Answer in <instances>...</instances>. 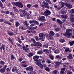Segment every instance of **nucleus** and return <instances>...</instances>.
<instances>
[{"mask_svg":"<svg viewBox=\"0 0 74 74\" xmlns=\"http://www.w3.org/2000/svg\"><path fill=\"white\" fill-rule=\"evenodd\" d=\"M66 33L63 34V36H66L68 38H70L71 37V34H73V29H67L66 30Z\"/></svg>","mask_w":74,"mask_h":74,"instance_id":"1","label":"nucleus"},{"mask_svg":"<svg viewBox=\"0 0 74 74\" xmlns=\"http://www.w3.org/2000/svg\"><path fill=\"white\" fill-rule=\"evenodd\" d=\"M12 5L20 8H22L23 7V4L19 2H12Z\"/></svg>","mask_w":74,"mask_h":74,"instance_id":"2","label":"nucleus"},{"mask_svg":"<svg viewBox=\"0 0 74 74\" xmlns=\"http://www.w3.org/2000/svg\"><path fill=\"white\" fill-rule=\"evenodd\" d=\"M38 38L42 41H44L45 39V35L43 33H40L39 34Z\"/></svg>","mask_w":74,"mask_h":74,"instance_id":"3","label":"nucleus"},{"mask_svg":"<svg viewBox=\"0 0 74 74\" xmlns=\"http://www.w3.org/2000/svg\"><path fill=\"white\" fill-rule=\"evenodd\" d=\"M43 15L46 16H47L48 15H51V12L49 10H46L44 12Z\"/></svg>","mask_w":74,"mask_h":74,"instance_id":"4","label":"nucleus"},{"mask_svg":"<svg viewBox=\"0 0 74 74\" xmlns=\"http://www.w3.org/2000/svg\"><path fill=\"white\" fill-rule=\"evenodd\" d=\"M12 71L13 73H15L16 74H17V73L19 72V71L17 70L16 67L15 66L13 67V68L12 69Z\"/></svg>","mask_w":74,"mask_h":74,"instance_id":"5","label":"nucleus"},{"mask_svg":"<svg viewBox=\"0 0 74 74\" xmlns=\"http://www.w3.org/2000/svg\"><path fill=\"white\" fill-rule=\"evenodd\" d=\"M26 70H29L31 72H32L33 70V67L32 66H29L28 67L26 68L25 69Z\"/></svg>","mask_w":74,"mask_h":74,"instance_id":"6","label":"nucleus"},{"mask_svg":"<svg viewBox=\"0 0 74 74\" xmlns=\"http://www.w3.org/2000/svg\"><path fill=\"white\" fill-rule=\"evenodd\" d=\"M37 43V45L35 46V49H37V48H38L39 47H41V44L39 42H36Z\"/></svg>","mask_w":74,"mask_h":74,"instance_id":"7","label":"nucleus"},{"mask_svg":"<svg viewBox=\"0 0 74 74\" xmlns=\"http://www.w3.org/2000/svg\"><path fill=\"white\" fill-rule=\"evenodd\" d=\"M19 11L20 12H22L24 16H26V15H27V12L25 10H19Z\"/></svg>","mask_w":74,"mask_h":74,"instance_id":"8","label":"nucleus"},{"mask_svg":"<svg viewBox=\"0 0 74 74\" xmlns=\"http://www.w3.org/2000/svg\"><path fill=\"white\" fill-rule=\"evenodd\" d=\"M25 64L26 61H23L21 63L22 67H27V65H25Z\"/></svg>","mask_w":74,"mask_h":74,"instance_id":"9","label":"nucleus"},{"mask_svg":"<svg viewBox=\"0 0 74 74\" xmlns=\"http://www.w3.org/2000/svg\"><path fill=\"white\" fill-rule=\"evenodd\" d=\"M66 58L67 59H73V57L72 56V54L71 53H70L69 54L68 56H66Z\"/></svg>","mask_w":74,"mask_h":74,"instance_id":"10","label":"nucleus"},{"mask_svg":"<svg viewBox=\"0 0 74 74\" xmlns=\"http://www.w3.org/2000/svg\"><path fill=\"white\" fill-rule=\"evenodd\" d=\"M61 17L63 19H64V20H63V21L64 22L66 19V18H67V15H64L63 16V15H61Z\"/></svg>","mask_w":74,"mask_h":74,"instance_id":"11","label":"nucleus"},{"mask_svg":"<svg viewBox=\"0 0 74 74\" xmlns=\"http://www.w3.org/2000/svg\"><path fill=\"white\" fill-rule=\"evenodd\" d=\"M42 52H46L45 53L46 54H47V53L49 54L51 53V51L46 49H45L44 50H43Z\"/></svg>","mask_w":74,"mask_h":74,"instance_id":"12","label":"nucleus"},{"mask_svg":"<svg viewBox=\"0 0 74 74\" xmlns=\"http://www.w3.org/2000/svg\"><path fill=\"white\" fill-rule=\"evenodd\" d=\"M70 18L71 19V22H74V15L71 14L70 16Z\"/></svg>","mask_w":74,"mask_h":74,"instance_id":"13","label":"nucleus"},{"mask_svg":"<svg viewBox=\"0 0 74 74\" xmlns=\"http://www.w3.org/2000/svg\"><path fill=\"white\" fill-rule=\"evenodd\" d=\"M39 59V56H33V59L34 61H37V59Z\"/></svg>","mask_w":74,"mask_h":74,"instance_id":"14","label":"nucleus"},{"mask_svg":"<svg viewBox=\"0 0 74 74\" xmlns=\"http://www.w3.org/2000/svg\"><path fill=\"white\" fill-rule=\"evenodd\" d=\"M55 35V33L52 31H50L49 33V36L50 37H53Z\"/></svg>","mask_w":74,"mask_h":74,"instance_id":"15","label":"nucleus"},{"mask_svg":"<svg viewBox=\"0 0 74 74\" xmlns=\"http://www.w3.org/2000/svg\"><path fill=\"white\" fill-rule=\"evenodd\" d=\"M8 34L9 36H14V33L12 32H10V31L8 32Z\"/></svg>","mask_w":74,"mask_h":74,"instance_id":"16","label":"nucleus"},{"mask_svg":"<svg viewBox=\"0 0 74 74\" xmlns=\"http://www.w3.org/2000/svg\"><path fill=\"white\" fill-rule=\"evenodd\" d=\"M65 5L66 7H68L69 8H72V5H70L68 3H66L65 4Z\"/></svg>","mask_w":74,"mask_h":74,"instance_id":"17","label":"nucleus"},{"mask_svg":"<svg viewBox=\"0 0 74 74\" xmlns=\"http://www.w3.org/2000/svg\"><path fill=\"white\" fill-rule=\"evenodd\" d=\"M54 52L55 53L58 54V53H59V52H60V50L58 49H57L54 51Z\"/></svg>","mask_w":74,"mask_h":74,"instance_id":"18","label":"nucleus"},{"mask_svg":"<svg viewBox=\"0 0 74 74\" xmlns=\"http://www.w3.org/2000/svg\"><path fill=\"white\" fill-rule=\"evenodd\" d=\"M49 57L50 59L51 60H53L54 57H53V55H52L51 54H50L49 55Z\"/></svg>","mask_w":74,"mask_h":74,"instance_id":"19","label":"nucleus"},{"mask_svg":"<svg viewBox=\"0 0 74 74\" xmlns=\"http://www.w3.org/2000/svg\"><path fill=\"white\" fill-rule=\"evenodd\" d=\"M4 23H5V24H8V25H10V26L11 25V24L7 21H4Z\"/></svg>","mask_w":74,"mask_h":74,"instance_id":"20","label":"nucleus"},{"mask_svg":"<svg viewBox=\"0 0 74 74\" xmlns=\"http://www.w3.org/2000/svg\"><path fill=\"white\" fill-rule=\"evenodd\" d=\"M57 22L59 23V24H62L63 23V22H62L59 19H57Z\"/></svg>","mask_w":74,"mask_h":74,"instance_id":"21","label":"nucleus"},{"mask_svg":"<svg viewBox=\"0 0 74 74\" xmlns=\"http://www.w3.org/2000/svg\"><path fill=\"white\" fill-rule=\"evenodd\" d=\"M37 43H34V44L32 43L31 44L30 46L31 47H34L37 45Z\"/></svg>","mask_w":74,"mask_h":74,"instance_id":"22","label":"nucleus"},{"mask_svg":"<svg viewBox=\"0 0 74 74\" xmlns=\"http://www.w3.org/2000/svg\"><path fill=\"white\" fill-rule=\"evenodd\" d=\"M19 25H20V24L18 21H17L15 22L16 27H18V26H19Z\"/></svg>","mask_w":74,"mask_h":74,"instance_id":"23","label":"nucleus"},{"mask_svg":"<svg viewBox=\"0 0 74 74\" xmlns=\"http://www.w3.org/2000/svg\"><path fill=\"white\" fill-rule=\"evenodd\" d=\"M27 56H28V57H30L31 56H33V54L32 53H29V54H27Z\"/></svg>","mask_w":74,"mask_h":74,"instance_id":"24","label":"nucleus"},{"mask_svg":"<svg viewBox=\"0 0 74 74\" xmlns=\"http://www.w3.org/2000/svg\"><path fill=\"white\" fill-rule=\"evenodd\" d=\"M56 58H58V59H61L62 58V57L60 56L59 55L56 56Z\"/></svg>","mask_w":74,"mask_h":74,"instance_id":"25","label":"nucleus"},{"mask_svg":"<svg viewBox=\"0 0 74 74\" xmlns=\"http://www.w3.org/2000/svg\"><path fill=\"white\" fill-rule=\"evenodd\" d=\"M15 57H14V55L13 54H12L11 56V60H14L15 59Z\"/></svg>","mask_w":74,"mask_h":74,"instance_id":"26","label":"nucleus"},{"mask_svg":"<svg viewBox=\"0 0 74 74\" xmlns=\"http://www.w3.org/2000/svg\"><path fill=\"white\" fill-rule=\"evenodd\" d=\"M42 51H38L37 52V54H39V55H41V54H42Z\"/></svg>","mask_w":74,"mask_h":74,"instance_id":"27","label":"nucleus"},{"mask_svg":"<svg viewBox=\"0 0 74 74\" xmlns=\"http://www.w3.org/2000/svg\"><path fill=\"white\" fill-rule=\"evenodd\" d=\"M64 49H65V52H68V51H69V48H66V47H64Z\"/></svg>","mask_w":74,"mask_h":74,"instance_id":"28","label":"nucleus"},{"mask_svg":"<svg viewBox=\"0 0 74 74\" xmlns=\"http://www.w3.org/2000/svg\"><path fill=\"white\" fill-rule=\"evenodd\" d=\"M20 28L22 30H26V28L24 26V25H23Z\"/></svg>","mask_w":74,"mask_h":74,"instance_id":"29","label":"nucleus"},{"mask_svg":"<svg viewBox=\"0 0 74 74\" xmlns=\"http://www.w3.org/2000/svg\"><path fill=\"white\" fill-rule=\"evenodd\" d=\"M60 65V63L59 62H57L56 63V64L55 65V68H56L57 66H59Z\"/></svg>","mask_w":74,"mask_h":74,"instance_id":"30","label":"nucleus"},{"mask_svg":"<svg viewBox=\"0 0 74 74\" xmlns=\"http://www.w3.org/2000/svg\"><path fill=\"white\" fill-rule=\"evenodd\" d=\"M45 1H46V2H47V3H49V4H50V5H51L52 4V3H51V1L49 0H45Z\"/></svg>","mask_w":74,"mask_h":74,"instance_id":"31","label":"nucleus"},{"mask_svg":"<svg viewBox=\"0 0 74 74\" xmlns=\"http://www.w3.org/2000/svg\"><path fill=\"white\" fill-rule=\"evenodd\" d=\"M70 11V12H69ZM68 12H70V13H71H71L74 14V10H69Z\"/></svg>","mask_w":74,"mask_h":74,"instance_id":"32","label":"nucleus"},{"mask_svg":"<svg viewBox=\"0 0 74 74\" xmlns=\"http://www.w3.org/2000/svg\"><path fill=\"white\" fill-rule=\"evenodd\" d=\"M0 6L1 7L2 9H3L4 8V7H3V5L1 3V2L0 1Z\"/></svg>","mask_w":74,"mask_h":74,"instance_id":"33","label":"nucleus"},{"mask_svg":"<svg viewBox=\"0 0 74 74\" xmlns=\"http://www.w3.org/2000/svg\"><path fill=\"white\" fill-rule=\"evenodd\" d=\"M59 41L60 42L63 43V42H64L65 41L64 40L61 39L59 40Z\"/></svg>","mask_w":74,"mask_h":74,"instance_id":"34","label":"nucleus"},{"mask_svg":"<svg viewBox=\"0 0 74 74\" xmlns=\"http://www.w3.org/2000/svg\"><path fill=\"white\" fill-rule=\"evenodd\" d=\"M5 69H2L0 70V71L1 73H4L5 72Z\"/></svg>","mask_w":74,"mask_h":74,"instance_id":"35","label":"nucleus"},{"mask_svg":"<svg viewBox=\"0 0 74 74\" xmlns=\"http://www.w3.org/2000/svg\"><path fill=\"white\" fill-rule=\"evenodd\" d=\"M8 40H9L10 41L11 43V44L12 45H13V40H12V39H11V38H9Z\"/></svg>","mask_w":74,"mask_h":74,"instance_id":"36","label":"nucleus"},{"mask_svg":"<svg viewBox=\"0 0 74 74\" xmlns=\"http://www.w3.org/2000/svg\"><path fill=\"white\" fill-rule=\"evenodd\" d=\"M42 4L45 5H47L48 4V3L45 1H43V2Z\"/></svg>","mask_w":74,"mask_h":74,"instance_id":"37","label":"nucleus"},{"mask_svg":"<svg viewBox=\"0 0 74 74\" xmlns=\"http://www.w3.org/2000/svg\"><path fill=\"white\" fill-rule=\"evenodd\" d=\"M37 28V26H35L33 27H31L30 29L31 30H34V29H36Z\"/></svg>","mask_w":74,"mask_h":74,"instance_id":"38","label":"nucleus"},{"mask_svg":"<svg viewBox=\"0 0 74 74\" xmlns=\"http://www.w3.org/2000/svg\"><path fill=\"white\" fill-rule=\"evenodd\" d=\"M31 33H33V34H36V33H37V32L36 31L34 30H31Z\"/></svg>","mask_w":74,"mask_h":74,"instance_id":"39","label":"nucleus"},{"mask_svg":"<svg viewBox=\"0 0 74 74\" xmlns=\"http://www.w3.org/2000/svg\"><path fill=\"white\" fill-rule=\"evenodd\" d=\"M31 41L33 42L34 43H36V40H34V39L33 38H31Z\"/></svg>","mask_w":74,"mask_h":74,"instance_id":"40","label":"nucleus"},{"mask_svg":"<svg viewBox=\"0 0 74 74\" xmlns=\"http://www.w3.org/2000/svg\"><path fill=\"white\" fill-rule=\"evenodd\" d=\"M67 74H73V73L69 71V70H67Z\"/></svg>","mask_w":74,"mask_h":74,"instance_id":"41","label":"nucleus"},{"mask_svg":"<svg viewBox=\"0 0 74 74\" xmlns=\"http://www.w3.org/2000/svg\"><path fill=\"white\" fill-rule=\"evenodd\" d=\"M34 38H35L36 41H38V40H39V38H38V37L37 36H35Z\"/></svg>","mask_w":74,"mask_h":74,"instance_id":"42","label":"nucleus"},{"mask_svg":"<svg viewBox=\"0 0 74 74\" xmlns=\"http://www.w3.org/2000/svg\"><path fill=\"white\" fill-rule=\"evenodd\" d=\"M58 73V71L56 70L54 71H53V74H57Z\"/></svg>","mask_w":74,"mask_h":74,"instance_id":"43","label":"nucleus"},{"mask_svg":"<svg viewBox=\"0 0 74 74\" xmlns=\"http://www.w3.org/2000/svg\"><path fill=\"white\" fill-rule=\"evenodd\" d=\"M36 64L39 66L41 64L40 62H36Z\"/></svg>","mask_w":74,"mask_h":74,"instance_id":"44","label":"nucleus"},{"mask_svg":"<svg viewBox=\"0 0 74 74\" xmlns=\"http://www.w3.org/2000/svg\"><path fill=\"white\" fill-rule=\"evenodd\" d=\"M60 4L61 5V7H64V3H63V2H60Z\"/></svg>","mask_w":74,"mask_h":74,"instance_id":"45","label":"nucleus"},{"mask_svg":"<svg viewBox=\"0 0 74 74\" xmlns=\"http://www.w3.org/2000/svg\"><path fill=\"white\" fill-rule=\"evenodd\" d=\"M69 43L72 46L73 44H74V41H73L71 42H69Z\"/></svg>","mask_w":74,"mask_h":74,"instance_id":"46","label":"nucleus"},{"mask_svg":"<svg viewBox=\"0 0 74 74\" xmlns=\"http://www.w3.org/2000/svg\"><path fill=\"white\" fill-rule=\"evenodd\" d=\"M17 38L18 39V42L19 43H22V41L20 38L19 37H18Z\"/></svg>","mask_w":74,"mask_h":74,"instance_id":"47","label":"nucleus"},{"mask_svg":"<svg viewBox=\"0 0 74 74\" xmlns=\"http://www.w3.org/2000/svg\"><path fill=\"white\" fill-rule=\"evenodd\" d=\"M24 23L25 25L26 26H28V25H29V24L27 23V21H25Z\"/></svg>","mask_w":74,"mask_h":74,"instance_id":"48","label":"nucleus"},{"mask_svg":"<svg viewBox=\"0 0 74 74\" xmlns=\"http://www.w3.org/2000/svg\"><path fill=\"white\" fill-rule=\"evenodd\" d=\"M0 63L2 65H4V64H5V62H4L2 61H0Z\"/></svg>","mask_w":74,"mask_h":74,"instance_id":"49","label":"nucleus"},{"mask_svg":"<svg viewBox=\"0 0 74 74\" xmlns=\"http://www.w3.org/2000/svg\"><path fill=\"white\" fill-rule=\"evenodd\" d=\"M29 23L30 24H31V23H34V20H32V21L30 20L29 21Z\"/></svg>","mask_w":74,"mask_h":74,"instance_id":"50","label":"nucleus"},{"mask_svg":"<svg viewBox=\"0 0 74 74\" xmlns=\"http://www.w3.org/2000/svg\"><path fill=\"white\" fill-rule=\"evenodd\" d=\"M39 67H40V69H42L43 68V66L41 64L39 66Z\"/></svg>","mask_w":74,"mask_h":74,"instance_id":"51","label":"nucleus"},{"mask_svg":"<svg viewBox=\"0 0 74 74\" xmlns=\"http://www.w3.org/2000/svg\"><path fill=\"white\" fill-rule=\"evenodd\" d=\"M45 70L47 71H49V69L48 67H46L45 68Z\"/></svg>","mask_w":74,"mask_h":74,"instance_id":"52","label":"nucleus"},{"mask_svg":"<svg viewBox=\"0 0 74 74\" xmlns=\"http://www.w3.org/2000/svg\"><path fill=\"white\" fill-rule=\"evenodd\" d=\"M36 24H35V23H33L32 24H31L30 25V27H33V26H35Z\"/></svg>","mask_w":74,"mask_h":74,"instance_id":"53","label":"nucleus"},{"mask_svg":"<svg viewBox=\"0 0 74 74\" xmlns=\"http://www.w3.org/2000/svg\"><path fill=\"white\" fill-rule=\"evenodd\" d=\"M27 5L28 8H30L31 7V4H27Z\"/></svg>","mask_w":74,"mask_h":74,"instance_id":"54","label":"nucleus"},{"mask_svg":"<svg viewBox=\"0 0 74 74\" xmlns=\"http://www.w3.org/2000/svg\"><path fill=\"white\" fill-rule=\"evenodd\" d=\"M43 47V48H48V45H44Z\"/></svg>","mask_w":74,"mask_h":74,"instance_id":"55","label":"nucleus"},{"mask_svg":"<svg viewBox=\"0 0 74 74\" xmlns=\"http://www.w3.org/2000/svg\"><path fill=\"white\" fill-rule=\"evenodd\" d=\"M29 51V49L27 48L25 50V52H28Z\"/></svg>","mask_w":74,"mask_h":74,"instance_id":"56","label":"nucleus"},{"mask_svg":"<svg viewBox=\"0 0 74 74\" xmlns=\"http://www.w3.org/2000/svg\"><path fill=\"white\" fill-rule=\"evenodd\" d=\"M60 74H65V72L64 71H60Z\"/></svg>","mask_w":74,"mask_h":74,"instance_id":"57","label":"nucleus"},{"mask_svg":"<svg viewBox=\"0 0 74 74\" xmlns=\"http://www.w3.org/2000/svg\"><path fill=\"white\" fill-rule=\"evenodd\" d=\"M61 71H66V69L64 68H62L61 69Z\"/></svg>","mask_w":74,"mask_h":74,"instance_id":"58","label":"nucleus"},{"mask_svg":"<svg viewBox=\"0 0 74 74\" xmlns=\"http://www.w3.org/2000/svg\"><path fill=\"white\" fill-rule=\"evenodd\" d=\"M27 17L28 19H30V14H27Z\"/></svg>","mask_w":74,"mask_h":74,"instance_id":"59","label":"nucleus"},{"mask_svg":"<svg viewBox=\"0 0 74 74\" xmlns=\"http://www.w3.org/2000/svg\"><path fill=\"white\" fill-rule=\"evenodd\" d=\"M55 29L56 30V31H59V30H60V28H55Z\"/></svg>","mask_w":74,"mask_h":74,"instance_id":"60","label":"nucleus"},{"mask_svg":"<svg viewBox=\"0 0 74 74\" xmlns=\"http://www.w3.org/2000/svg\"><path fill=\"white\" fill-rule=\"evenodd\" d=\"M7 5L8 7H10V6H11V3H7Z\"/></svg>","mask_w":74,"mask_h":74,"instance_id":"61","label":"nucleus"},{"mask_svg":"<svg viewBox=\"0 0 74 74\" xmlns=\"http://www.w3.org/2000/svg\"><path fill=\"white\" fill-rule=\"evenodd\" d=\"M47 63H51V61H50V60H48L47 61Z\"/></svg>","mask_w":74,"mask_h":74,"instance_id":"62","label":"nucleus"},{"mask_svg":"<svg viewBox=\"0 0 74 74\" xmlns=\"http://www.w3.org/2000/svg\"><path fill=\"white\" fill-rule=\"evenodd\" d=\"M56 37H59V33H56Z\"/></svg>","mask_w":74,"mask_h":74,"instance_id":"63","label":"nucleus"},{"mask_svg":"<svg viewBox=\"0 0 74 74\" xmlns=\"http://www.w3.org/2000/svg\"><path fill=\"white\" fill-rule=\"evenodd\" d=\"M5 13L6 14H8L10 13V12L8 11H6L5 12Z\"/></svg>","mask_w":74,"mask_h":74,"instance_id":"64","label":"nucleus"}]
</instances>
